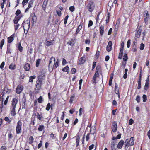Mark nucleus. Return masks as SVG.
<instances>
[{"instance_id":"59","label":"nucleus","mask_w":150,"mask_h":150,"mask_svg":"<svg viewBox=\"0 0 150 150\" xmlns=\"http://www.w3.org/2000/svg\"><path fill=\"white\" fill-rule=\"evenodd\" d=\"M9 98V96H8L6 97V100H5V101H4V105H6L7 104Z\"/></svg>"},{"instance_id":"28","label":"nucleus","mask_w":150,"mask_h":150,"mask_svg":"<svg viewBox=\"0 0 150 150\" xmlns=\"http://www.w3.org/2000/svg\"><path fill=\"white\" fill-rule=\"evenodd\" d=\"M37 19V17L35 14H34V15L33 16L31 21L33 22V23L34 22H36Z\"/></svg>"},{"instance_id":"55","label":"nucleus","mask_w":150,"mask_h":150,"mask_svg":"<svg viewBox=\"0 0 150 150\" xmlns=\"http://www.w3.org/2000/svg\"><path fill=\"white\" fill-rule=\"evenodd\" d=\"M42 141L40 140V143L38 145V149L40 148L42 145Z\"/></svg>"},{"instance_id":"54","label":"nucleus","mask_w":150,"mask_h":150,"mask_svg":"<svg viewBox=\"0 0 150 150\" xmlns=\"http://www.w3.org/2000/svg\"><path fill=\"white\" fill-rule=\"evenodd\" d=\"M93 21H92L91 20H90L89 21V23H88V27H89L90 26H92L93 25Z\"/></svg>"},{"instance_id":"38","label":"nucleus","mask_w":150,"mask_h":150,"mask_svg":"<svg viewBox=\"0 0 150 150\" xmlns=\"http://www.w3.org/2000/svg\"><path fill=\"white\" fill-rule=\"evenodd\" d=\"M29 0H23L22 4L23 7H24V6L27 3Z\"/></svg>"},{"instance_id":"14","label":"nucleus","mask_w":150,"mask_h":150,"mask_svg":"<svg viewBox=\"0 0 150 150\" xmlns=\"http://www.w3.org/2000/svg\"><path fill=\"white\" fill-rule=\"evenodd\" d=\"M18 102V100L16 98H13L12 101V108H16Z\"/></svg>"},{"instance_id":"8","label":"nucleus","mask_w":150,"mask_h":150,"mask_svg":"<svg viewBox=\"0 0 150 150\" xmlns=\"http://www.w3.org/2000/svg\"><path fill=\"white\" fill-rule=\"evenodd\" d=\"M53 59L54 62H55V58L53 57H52L51 59H50L49 64V69H53V67H54V65H53L52 62V60Z\"/></svg>"},{"instance_id":"15","label":"nucleus","mask_w":150,"mask_h":150,"mask_svg":"<svg viewBox=\"0 0 150 150\" xmlns=\"http://www.w3.org/2000/svg\"><path fill=\"white\" fill-rule=\"evenodd\" d=\"M124 142L122 140L120 141L119 142L117 146V148L121 149L122 148V146L124 144Z\"/></svg>"},{"instance_id":"10","label":"nucleus","mask_w":150,"mask_h":150,"mask_svg":"<svg viewBox=\"0 0 150 150\" xmlns=\"http://www.w3.org/2000/svg\"><path fill=\"white\" fill-rule=\"evenodd\" d=\"M23 89V86L22 85H18L16 89V92L17 94H20Z\"/></svg>"},{"instance_id":"44","label":"nucleus","mask_w":150,"mask_h":150,"mask_svg":"<svg viewBox=\"0 0 150 150\" xmlns=\"http://www.w3.org/2000/svg\"><path fill=\"white\" fill-rule=\"evenodd\" d=\"M20 25V24L18 23L14 25V29L15 31L18 29Z\"/></svg>"},{"instance_id":"61","label":"nucleus","mask_w":150,"mask_h":150,"mask_svg":"<svg viewBox=\"0 0 150 150\" xmlns=\"http://www.w3.org/2000/svg\"><path fill=\"white\" fill-rule=\"evenodd\" d=\"M74 97V96H72L71 97L69 100V102L71 103L73 102Z\"/></svg>"},{"instance_id":"37","label":"nucleus","mask_w":150,"mask_h":150,"mask_svg":"<svg viewBox=\"0 0 150 150\" xmlns=\"http://www.w3.org/2000/svg\"><path fill=\"white\" fill-rule=\"evenodd\" d=\"M141 88V81H138L137 88L140 89Z\"/></svg>"},{"instance_id":"30","label":"nucleus","mask_w":150,"mask_h":150,"mask_svg":"<svg viewBox=\"0 0 150 150\" xmlns=\"http://www.w3.org/2000/svg\"><path fill=\"white\" fill-rule=\"evenodd\" d=\"M128 71V70L127 69H125V74H124L123 77L124 79H126L127 77V72Z\"/></svg>"},{"instance_id":"41","label":"nucleus","mask_w":150,"mask_h":150,"mask_svg":"<svg viewBox=\"0 0 150 150\" xmlns=\"http://www.w3.org/2000/svg\"><path fill=\"white\" fill-rule=\"evenodd\" d=\"M143 100L144 102H145L147 100V97L146 95L144 94L142 96Z\"/></svg>"},{"instance_id":"31","label":"nucleus","mask_w":150,"mask_h":150,"mask_svg":"<svg viewBox=\"0 0 150 150\" xmlns=\"http://www.w3.org/2000/svg\"><path fill=\"white\" fill-rule=\"evenodd\" d=\"M67 44L71 46H73L74 45V43L72 39L70 41L68 42Z\"/></svg>"},{"instance_id":"58","label":"nucleus","mask_w":150,"mask_h":150,"mask_svg":"<svg viewBox=\"0 0 150 150\" xmlns=\"http://www.w3.org/2000/svg\"><path fill=\"white\" fill-rule=\"evenodd\" d=\"M5 65V62H3L1 64V65L0 66V68L1 69L3 68L4 66Z\"/></svg>"},{"instance_id":"20","label":"nucleus","mask_w":150,"mask_h":150,"mask_svg":"<svg viewBox=\"0 0 150 150\" xmlns=\"http://www.w3.org/2000/svg\"><path fill=\"white\" fill-rule=\"evenodd\" d=\"M53 40H50V41L46 40V45L47 46H49L53 44Z\"/></svg>"},{"instance_id":"16","label":"nucleus","mask_w":150,"mask_h":150,"mask_svg":"<svg viewBox=\"0 0 150 150\" xmlns=\"http://www.w3.org/2000/svg\"><path fill=\"white\" fill-rule=\"evenodd\" d=\"M14 34H12L11 36L8 38V43H11L14 40Z\"/></svg>"},{"instance_id":"56","label":"nucleus","mask_w":150,"mask_h":150,"mask_svg":"<svg viewBox=\"0 0 150 150\" xmlns=\"http://www.w3.org/2000/svg\"><path fill=\"white\" fill-rule=\"evenodd\" d=\"M134 122V121L132 119H130L129 120V125H131Z\"/></svg>"},{"instance_id":"29","label":"nucleus","mask_w":150,"mask_h":150,"mask_svg":"<svg viewBox=\"0 0 150 150\" xmlns=\"http://www.w3.org/2000/svg\"><path fill=\"white\" fill-rule=\"evenodd\" d=\"M36 76L35 75H33L31 76L30 77L29 82H33V80L34 79H35Z\"/></svg>"},{"instance_id":"35","label":"nucleus","mask_w":150,"mask_h":150,"mask_svg":"<svg viewBox=\"0 0 150 150\" xmlns=\"http://www.w3.org/2000/svg\"><path fill=\"white\" fill-rule=\"evenodd\" d=\"M15 65L13 64H11L9 66V68L11 70H14L15 69Z\"/></svg>"},{"instance_id":"27","label":"nucleus","mask_w":150,"mask_h":150,"mask_svg":"<svg viewBox=\"0 0 150 150\" xmlns=\"http://www.w3.org/2000/svg\"><path fill=\"white\" fill-rule=\"evenodd\" d=\"M62 70L64 71L69 72V68L68 66H67L66 67L63 68Z\"/></svg>"},{"instance_id":"23","label":"nucleus","mask_w":150,"mask_h":150,"mask_svg":"<svg viewBox=\"0 0 150 150\" xmlns=\"http://www.w3.org/2000/svg\"><path fill=\"white\" fill-rule=\"evenodd\" d=\"M134 137H131L130 139H129L130 142H129V146H131L133 145L134 144Z\"/></svg>"},{"instance_id":"52","label":"nucleus","mask_w":150,"mask_h":150,"mask_svg":"<svg viewBox=\"0 0 150 150\" xmlns=\"http://www.w3.org/2000/svg\"><path fill=\"white\" fill-rule=\"evenodd\" d=\"M136 100L138 103H139L140 101V97L139 96L137 95L136 97Z\"/></svg>"},{"instance_id":"39","label":"nucleus","mask_w":150,"mask_h":150,"mask_svg":"<svg viewBox=\"0 0 150 150\" xmlns=\"http://www.w3.org/2000/svg\"><path fill=\"white\" fill-rule=\"evenodd\" d=\"M149 83L147 82H146L145 85L144 86V89L145 90H147L148 88Z\"/></svg>"},{"instance_id":"42","label":"nucleus","mask_w":150,"mask_h":150,"mask_svg":"<svg viewBox=\"0 0 150 150\" xmlns=\"http://www.w3.org/2000/svg\"><path fill=\"white\" fill-rule=\"evenodd\" d=\"M51 107V105L49 103H48L47 105L46 108V109L47 111H49L50 110V108Z\"/></svg>"},{"instance_id":"34","label":"nucleus","mask_w":150,"mask_h":150,"mask_svg":"<svg viewBox=\"0 0 150 150\" xmlns=\"http://www.w3.org/2000/svg\"><path fill=\"white\" fill-rule=\"evenodd\" d=\"M34 140V138L32 136H30L29 139V143L30 144H31L33 143Z\"/></svg>"},{"instance_id":"3","label":"nucleus","mask_w":150,"mask_h":150,"mask_svg":"<svg viewBox=\"0 0 150 150\" xmlns=\"http://www.w3.org/2000/svg\"><path fill=\"white\" fill-rule=\"evenodd\" d=\"M95 7V6L94 2L91 1H89L87 5L86 6V8L90 12H92L93 11Z\"/></svg>"},{"instance_id":"57","label":"nucleus","mask_w":150,"mask_h":150,"mask_svg":"<svg viewBox=\"0 0 150 150\" xmlns=\"http://www.w3.org/2000/svg\"><path fill=\"white\" fill-rule=\"evenodd\" d=\"M79 137L77 136L76 137V143H79Z\"/></svg>"},{"instance_id":"60","label":"nucleus","mask_w":150,"mask_h":150,"mask_svg":"<svg viewBox=\"0 0 150 150\" xmlns=\"http://www.w3.org/2000/svg\"><path fill=\"white\" fill-rule=\"evenodd\" d=\"M126 62H125V61H123L122 62V66L123 67V68L124 69L126 66Z\"/></svg>"},{"instance_id":"7","label":"nucleus","mask_w":150,"mask_h":150,"mask_svg":"<svg viewBox=\"0 0 150 150\" xmlns=\"http://www.w3.org/2000/svg\"><path fill=\"white\" fill-rule=\"evenodd\" d=\"M144 20L146 24H147L149 20V15L147 11H145L144 12Z\"/></svg>"},{"instance_id":"25","label":"nucleus","mask_w":150,"mask_h":150,"mask_svg":"<svg viewBox=\"0 0 150 150\" xmlns=\"http://www.w3.org/2000/svg\"><path fill=\"white\" fill-rule=\"evenodd\" d=\"M45 129V127L44 125H40L39 126L38 128V130L40 131H42L43 130H44Z\"/></svg>"},{"instance_id":"9","label":"nucleus","mask_w":150,"mask_h":150,"mask_svg":"<svg viewBox=\"0 0 150 150\" xmlns=\"http://www.w3.org/2000/svg\"><path fill=\"white\" fill-rule=\"evenodd\" d=\"M112 129L114 132H115L117 129V122L115 121H113L112 123Z\"/></svg>"},{"instance_id":"45","label":"nucleus","mask_w":150,"mask_h":150,"mask_svg":"<svg viewBox=\"0 0 150 150\" xmlns=\"http://www.w3.org/2000/svg\"><path fill=\"white\" fill-rule=\"evenodd\" d=\"M18 50L20 52H21L23 50V47L21 46L20 43H19L18 45Z\"/></svg>"},{"instance_id":"12","label":"nucleus","mask_w":150,"mask_h":150,"mask_svg":"<svg viewBox=\"0 0 150 150\" xmlns=\"http://www.w3.org/2000/svg\"><path fill=\"white\" fill-rule=\"evenodd\" d=\"M112 45V42L111 41H109L106 47V50L108 52L111 51Z\"/></svg>"},{"instance_id":"33","label":"nucleus","mask_w":150,"mask_h":150,"mask_svg":"<svg viewBox=\"0 0 150 150\" xmlns=\"http://www.w3.org/2000/svg\"><path fill=\"white\" fill-rule=\"evenodd\" d=\"M4 39H3L0 42V49L1 50L3 46L4 45Z\"/></svg>"},{"instance_id":"17","label":"nucleus","mask_w":150,"mask_h":150,"mask_svg":"<svg viewBox=\"0 0 150 150\" xmlns=\"http://www.w3.org/2000/svg\"><path fill=\"white\" fill-rule=\"evenodd\" d=\"M24 68L25 71H28L30 68V64L29 63L26 64L24 67Z\"/></svg>"},{"instance_id":"53","label":"nucleus","mask_w":150,"mask_h":150,"mask_svg":"<svg viewBox=\"0 0 150 150\" xmlns=\"http://www.w3.org/2000/svg\"><path fill=\"white\" fill-rule=\"evenodd\" d=\"M74 6H70L69 8V10L72 12H73L74 11Z\"/></svg>"},{"instance_id":"5","label":"nucleus","mask_w":150,"mask_h":150,"mask_svg":"<svg viewBox=\"0 0 150 150\" xmlns=\"http://www.w3.org/2000/svg\"><path fill=\"white\" fill-rule=\"evenodd\" d=\"M22 122L19 121L17 123L16 128V133L17 134L21 133L22 130Z\"/></svg>"},{"instance_id":"63","label":"nucleus","mask_w":150,"mask_h":150,"mask_svg":"<svg viewBox=\"0 0 150 150\" xmlns=\"http://www.w3.org/2000/svg\"><path fill=\"white\" fill-rule=\"evenodd\" d=\"M85 43L86 44H89L90 43V41L89 39H86L85 41Z\"/></svg>"},{"instance_id":"51","label":"nucleus","mask_w":150,"mask_h":150,"mask_svg":"<svg viewBox=\"0 0 150 150\" xmlns=\"http://www.w3.org/2000/svg\"><path fill=\"white\" fill-rule=\"evenodd\" d=\"M21 13V11L19 9H18L16 12L15 14L16 16H18Z\"/></svg>"},{"instance_id":"22","label":"nucleus","mask_w":150,"mask_h":150,"mask_svg":"<svg viewBox=\"0 0 150 150\" xmlns=\"http://www.w3.org/2000/svg\"><path fill=\"white\" fill-rule=\"evenodd\" d=\"M15 108H12L11 111V114L13 116H15L16 115Z\"/></svg>"},{"instance_id":"1","label":"nucleus","mask_w":150,"mask_h":150,"mask_svg":"<svg viewBox=\"0 0 150 150\" xmlns=\"http://www.w3.org/2000/svg\"><path fill=\"white\" fill-rule=\"evenodd\" d=\"M99 74L102 76V81L103 80V74L101 67L100 66H98L96 69L95 73L93 78V81L94 83H96V77H99Z\"/></svg>"},{"instance_id":"4","label":"nucleus","mask_w":150,"mask_h":150,"mask_svg":"<svg viewBox=\"0 0 150 150\" xmlns=\"http://www.w3.org/2000/svg\"><path fill=\"white\" fill-rule=\"evenodd\" d=\"M43 83L38 81L37 80L36 81V84L35 85L36 88L35 91V93H39V91L41 89L42 85Z\"/></svg>"},{"instance_id":"13","label":"nucleus","mask_w":150,"mask_h":150,"mask_svg":"<svg viewBox=\"0 0 150 150\" xmlns=\"http://www.w3.org/2000/svg\"><path fill=\"white\" fill-rule=\"evenodd\" d=\"M86 61L85 57L84 56H83L79 60L78 62L79 65H81L83 64Z\"/></svg>"},{"instance_id":"64","label":"nucleus","mask_w":150,"mask_h":150,"mask_svg":"<svg viewBox=\"0 0 150 150\" xmlns=\"http://www.w3.org/2000/svg\"><path fill=\"white\" fill-rule=\"evenodd\" d=\"M37 116L39 120H41V118H42V117H41L40 115V114L38 112L37 113Z\"/></svg>"},{"instance_id":"21","label":"nucleus","mask_w":150,"mask_h":150,"mask_svg":"<svg viewBox=\"0 0 150 150\" xmlns=\"http://www.w3.org/2000/svg\"><path fill=\"white\" fill-rule=\"evenodd\" d=\"M82 28V25L81 24H80L78 27L76 29L75 34L77 35L80 31L81 29Z\"/></svg>"},{"instance_id":"19","label":"nucleus","mask_w":150,"mask_h":150,"mask_svg":"<svg viewBox=\"0 0 150 150\" xmlns=\"http://www.w3.org/2000/svg\"><path fill=\"white\" fill-rule=\"evenodd\" d=\"M47 1L46 0H44L42 6V8L45 11L46 6L47 4Z\"/></svg>"},{"instance_id":"18","label":"nucleus","mask_w":150,"mask_h":150,"mask_svg":"<svg viewBox=\"0 0 150 150\" xmlns=\"http://www.w3.org/2000/svg\"><path fill=\"white\" fill-rule=\"evenodd\" d=\"M142 30L140 29V27L137 30V33H136V36L137 38H139L140 37V35L141 34Z\"/></svg>"},{"instance_id":"6","label":"nucleus","mask_w":150,"mask_h":150,"mask_svg":"<svg viewBox=\"0 0 150 150\" xmlns=\"http://www.w3.org/2000/svg\"><path fill=\"white\" fill-rule=\"evenodd\" d=\"M22 25L24 29H26V30H29L30 27V21H23Z\"/></svg>"},{"instance_id":"49","label":"nucleus","mask_w":150,"mask_h":150,"mask_svg":"<svg viewBox=\"0 0 150 150\" xmlns=\"http://www.w3.org/2000/svg\"><path fill=\"white\" fill-rule=\"evenodd\" d=\"M144 47V45L143 43H141L140 44V49L141 50H143Z\"/></svg>"},{"instance_id":"32","label":"nucleus","mask_w":150,"mask_h":150,"mask_svg":"<svg viewBox=\"0 0 150 150\" xmlns=\"http://www.w3.org/2000/svg\"><path fill=\"white\" fill-rule=\"evenodd\" d=\"M33 0H30L28 3V7L29 8H30L32 7V5L33 4Z\"/></svg>"},{"instance_id":"2","label":"nucleus","mask_w":150,"mask_h":150,"mask_svg":"<svg viewBox=\"0 0 150 150\" xmlns=\"http://www.w3.org/2000/svg\"><path fill=\"white\" fill-rule=\"evenodd\" d=\"M41 74L39 75L38 77V81L43 83H45V74L46 73V71L45 69H43L41 71Z\"/></svg>"},{"instance_id":"24","label":"nucleus","mask_w":150,"mask_h":150,"mask_svg":"<svg viewBox=\"0 0 150 150\" xmlns=\"http://www.w3.org/2000/svg\"><path fill=\"white\" fill-rule=\"evenodd\" d=\"M103 32H104V27L101 25L100 26V34L101 36H102L103 34Z\"/></svg>"},{"instance_id":"40","label":"nucleus","mask_w":150,"mask_h":150,"mask_svg":"<svg viewBox=\"0 0 150 150\" xmlns=\"http://www.w3.org/2000/svg\"><path fill=\"white\" fill-rule=\"evenodd\" d=\"M38 101L39 103H41L43 101L42 98V96H40L38 99Z\"/></svg>"},{"instance_id":"50","label":"nucleus","mask_w":150,"mask_h":150,"mask_svg":"<svg viewBox=\"0 0 150 150\" xmlns=\"http://www.w3.org/2000/svg\"><path fill=\"white\" fill-rule=\"evenodd\" d=\"M76 69L75 68H72L71 71V73L72 74H75L76 72Z\"/></svg>"},{"instance_id":"26","label":"nucleus","mask_w":150,"mask_h":150,"mask_svg":"<svg viewBox=\"0 0 150 150\" xmlns=\"http://www.w3.org/2000/svg\"><path fill=\"white\" fill-rule=\"evenodd\" d=\"M129 142H130L129 139H126L124 142V143L126 144L125 147H127V146H129Z\"/></svg>"},{"instance_id":"43","label":"nucleus","mask_w":150,"mask_h":150,"mask_svg":"<svg viewBox=\"0 0 150 150\" xmlns=\"http://www.w3.org/2000/svg\"><path fill=\"white\" fill-rule=\"evenodd\" d=\"M40 59H37L36 61V66L37 67H38L40 64Z\"/></svg>"},{"instance_id":"46","label":"nucleus","mask_w":150,"mask_h":150,"mask_svg":"<svg viewBox=\"0 0 150 150\" xmlns=\"http://www.w3.org/2000/svg\"><path fill=\"white\" fill-rule=\"evenodd\" d=\"M131 43V40L130 39L128 40L127 44V47L128 48H129L130 46V44Z\"/></svg>"},{"instance_id":"36","label":"nucleus","mask_w":150,"mask_h":150,"mask_svg":"<svg viewBox=\"0 0 150 150\" xmlns=\"http://www.w3.org/2000/svg\"><path fill=\"white\" fill-rule=\"evenodd\" d=\"M123 59L124 61H126L128 59V57L127 54L126 53H124L123 55Z\"/></svg>"},{"instance_id":"47","label":"nucleus","mask_w":150,"mask_h":150,"mask_svg":"<svg viewBox=\"0 0 150 150\" xmlns=\"http://www.w3.org/2000/svg\"><path fill=\"white\" fill-rule=\"evenodd\" d=\"M59 61L58 59L57 60L56 62L55 63L54 65V66H55V68H57V67L59 66Z\"/></svg>"},{"instance_id":"11","label":"nucleus","mask_w":150,"mask_h":150,"mask_svg":"<svg viewBox=\"0 0 150 150\" xmlns=\"http://www.w3.org/2000/svg\"><path fill=\"white\" fill-rule=\"evenodd\" d=\"M137 42L136 40L135 41H134L133 42V44L132 45V50L133 52H135L137 51Z\"/></svg>"},{"instance_id":"48","label":"nucleus","mask_w":150,"mask_h":150,"mask_svg":"<svg viewBox=\"0 0 150 150\" xmlns=\"http://www.w3.org/2000/svg\"><path fill=\"white\" fill-rule=\"evenodd\" d=\"M92 128H91L90 130V133H91V134H94V133L95 132V127H94V128H93V130H92Z\"/></svg>"},{"instance_id":"62","label":"nucleus","mask_w":150,"mask_h":150,"mask_svg":"<svg viewBox=\"0 0 150 150\" xmlns=\"http://www.w3.org/2000/svg\"><path fill=\"white\" fill-rule=\"evenodd\" d=\"M115 144L114 143H112L111 145V148H112V149L113 150L114 149L115 150Z\"/></svg>"}]
</instances>
